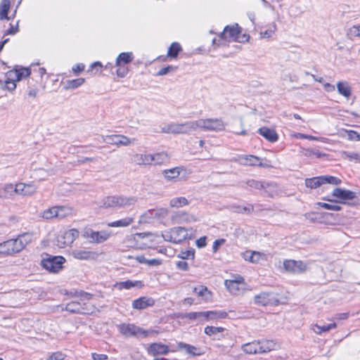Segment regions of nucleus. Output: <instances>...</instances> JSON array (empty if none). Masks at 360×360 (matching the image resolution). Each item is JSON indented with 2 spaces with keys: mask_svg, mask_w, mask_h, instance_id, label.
I'll return each mask as SVG.
<instances>
[{
  "mask_svg": "<svg viewBox=\"0 0 360 360\" xmlns=\"http://www.w3.org/2000/svg\"><path fill=\"white\" fill-rule=\"evenodd\" d=\"M195 131H196L195 120H190L184 123L172 122L162 129L163 133L173 134H189Z\"/></svg>",
  "mask_w": 360,
  "mask_h": 360,
  "instance_id": "obj_1",
  "label": "nucleus"
},
{
  "mask_svg": "<svg viewBox=\"0 0 360 360\" xmlns=\"http://www.w3.org/2000/svg\"><path fill=\"white\" fill-rule=\"evenodd\" d=\"M136 202L135 197H124L122 195L108 196L102 200L101 207L103 208L123 207L130 206Z\"/></svg>",
  "mask_w": 360,
  "mask_h": 360,
  "instance_id": "obj_2",
  "label": "nucleus"
},
{
  "mask_svg": "<svg viewBox=\"0 0 360 360\" xmlns=\"http://www.w3.org/2000/svg\"><path fill=\"white\" fill-rule=\"evenodd\" d=\"M118 330L120 333L126 338L130 337H148L150 334L158 333L153 330H146L143 328L137 326L133 323H123L118 326Z\"/></svg>",
  "mask_w": 360,
  "mask_h": 360,
  "instance_id": "obj_3",
  "label": "nucleus"
},
{
  "mask_svg": "<svg viewBox=\"0 0 360 360\" xmlns=\"http://www.w3.org/2000/svg\"><path fill=\"white\" fill-rule=\"evenodd\" d=\"M196 130L201 129L205 131H221L225 127V124L221 119H199L195 120Z\"/></svg>",
  "mask_w": 360,
  "mask_h": 360,
  "instance_id": "obj_4",
  "label": "nucleus"
},
{
  "mask_svg": "<svg viewBox=\"0 0 360 360\" xmlns=\"http://www.w3.org/2000/svg\"><path fill=\"white\" fill-rule=\"evenodd\" d=\"M46 257L41 260V266L50 272L56 273L63 268L65 262L64 257L61 256H51L46 255Z\"/></svg>",
  "mask_w": 360,
  "mask_h": 360,
  "instance_id": "obj_5",
  "label": "nucleus"
},
{
  "mask_svg": "<svg viewBox=\"0 0 360 360\" xmlns=\"http://www.w3.org/2000/svg\"><path fill=\"white\" fill-rule=\"evenodd\" d=\"M331 195L334 199H330L328 198H324L323 199L330 202H338L337 199H339L340 200L339 201L340 202L345 203L346 200H353L356 197L354 192L340 188H335L333 191Z\"/></svg>",
  "mask_w": 360,
  "mask_h": 360,
  "instance_id": "obj_6",
  "label": "nucleus"
},
{
  "mask_svg": "<svg viewBox=\"0 0 360 360\" xmlns=\"http://www.w3.org/2000/svg\"><path fill=\"white\" fill-rule=\"evenodd\" d=\"M284 269L290 274H299L308 269L307 265L302 261L285 259L283 262Z\"/></svg>",
  "mask_w": 360,
  "mask_h": 360,
  "instance_id": "obj_7",
  "label": "nucleus"
},
{
  "mask_svg": "<svg viewBox=\"0 0 360 360\" xmlns=\"http://www.w3.org/2000/svg\"><path fill=\"white\" fill-rule=\"evenodd\" d=\"M254 301L256 304L261 306H273L279 303V300L274 293L265 292L255 295Z\"/></svg>",
  "mask_w": 360,
  "mask_h": 360,
  "instance_id": "obj_8",
  "label": "nucleus"
},
{
  "mask_svg": "<svg viewBox=\"0 0 360 360\" xmlns=\"http://www.w3.org/2000/svg\"><path fill=\"white\" fill-rule=\"evenodd\" d=\"M84 236L89 239L91 243H102L109 238L110 232L108 231H94L89 229L85 232Z\"/></svg>",
  "mask_w": 360,
  "mask_h": 360,
  "instance_id": "obj_9",
  "label": "nucleus"
},
{
  "mask_svg": "<svg viewBox=\"0 0 360 360\" xmlns=\"http://www.w3.org/2000/svg\"><path fill=\"white\" fill-rule=\"evenodd\" d=\"M172 235L174 236V243H181L186 240L193 238L192 233H189V230L183 227H174L172 229Z\"/></svg>",
  "mask_w": 360,
  "mask_h": 360,
  "instance_id": "obj_10",
  "label": "nucleus"
},
{
  "mask_svg": "<svg viewBox=\"0 0 360 360\" xmlns=\"http://www.w3.org/2000/svg\"><path fill=\"white\" fill-rule=\"evenodd\" d=\"M240 32V30L238 24L232 26L227 25L224 27V32L220 34L219 37L223 39L237 41L239 37Z\"/></svg>",
  "mask_w": 360,
  "mask_h": 360,
  "instance_id": "obj_11",
  "label": "nucleus"
},
{
  "mask_svg": "<svg viewBox=\"0 0 360 360\" xmlns=\"http://www.w3.org/2000/svg\"><path fill=\"white\" fill-rule=\"evenodd\" d=\"M78 236V231L75 229H72L64 233L63 236L58 237V245L60 248L71 245L76 238Z\"/></svg>",
  "mask_w": 360,
  "mask_h": 360,
  "instance_id": "obj_12",
  "label": "nucleus"
},
{
  "mask_svg": "<svg viewBox=\"0 0 360 360\" xmlns=\"http://www.w3.org/2000/svg\"><path fill=\"white\" fill-rule=\"evenodd\" d=\"M147 352L149 355H166L169 353V349L168 346L161 342L151 343L147 347Z\"/></svg>",
  "mask_w": 360,
  "mask_h": 360,
  "instance_id": "obj_13",
  "label": "nucleus"
},
{
  "mask_svg": "<svg viewBox=\"0 0 360 360\" xmlns=\"http://www.w3.org/2000/svg\"><path fill=\"white\" fill-rule=\"evenodd\" d=\"M65 309L74 314H89L86 303H82L78 301H73L66 304Z\"/></svg>",
  "mask_w": 360,
  "mask_h": 360,
  "instance_id": "obj_14",
  "label": "nucleus"
},
{
  "mask_svg": "<svg viewBox=\"0 0 360 360\" xmlns=\"http://www.w3.org/2000/svg\"><path fill=\"white\" fill-rule=\"evenodd\" d=\"M15 191L22 195H31L37 192V187L32 184L19 183L16 184Z\"/></svg>",
  "mask_w": 360,
  "mask_h": 360,
  "instance_id": "obj_15",
  "label": "nucleus"
},
{
  "mask_svg": "<svg viewBox=\"0 0 360 360\" xmlns=\"http://www.w3.org/2000/svg\"><path fill=\"white\" fill-rule=\"evenodd\" d=\"M74 258L82 260L95 259L97 257V253L86 250H74L72 252Z\"/></svg>",
  "mask_w": 360,
  "mask_h": 360,
  "instance_id": "obj_16",
  "label": "nucleus"
},
{
  "mask_svg": "<svg viewBox=\"0 0 360 360\" xmlns=\"http://www.w3.org/2000/svg\"><path fill=\"white\" fill-rule=\"evenodd\" d=\"M30 73L31 70L30 68H22L20 69H15V70H10L6 73V76H8L9 78L11 77L15 79L17 82H19L23 78L29 77Z\"/></svg>",
  "mask_w": 360,
  "mask_h": 360,
  "instance_id": "obj_17",
  "label": "nucleus"
},
{
  "mask_svg": "<svg viewBox=\"0 0 360 360\" xmlns=\"http://www.w3.org/2000/svg\"><path fill=\"white\" fill-rule=\"evenodd\" d=\"M258 133L269 142H276L278 139L277 132L266 127H262L258 129Z\"/></svg>",
  "mask_w": 360,
  "mask_h": 360,
  "instance_id": "obj_18",
  "label": "nucleus"
},
{
  "mask_svg": "<svg viewBox=\"0 0 360 360\" xmlns=\"http://www.w3.org/2000/svg\"><path fill=\"white\" fill-rule=\"evenodd\" d=\"M244 283V278L241 276H238L233 280H226L224 285L230 292L236 294L239 290V285Z\"/></svg>",
  "mask_w": 360,
  "mask_h": 360,
  "instance_id": "obj_19",
  "label": "nucleus"
},
{
  "mask_svg": "<svg viewBox=\"0 0 360 360\" xmlns=\"http://www.w3.org/2000/svg\"><path fill=\"white\" fill-rule=\"evenodd\" d=\"M155 303V301L152 298H149L147 297H141L139 299H136L132 302V307L136 309H144L148 307L153 306Z\"/></svg>",
  "mask_w": 360,
  "mask_h": 360,
  "instance_id": "obj_20",
  "label": "nucleus"
},
{
  "mask_svg": "<svg viewBox=\"0 0 360 360\" xmlns=\"http://www.w3.org/2000/svg\"><path fill=\"white\" fill-rule=\"evenodd\" d=\"M172 219L175 223L178 224L184 222L189 223L197 220L194 215L189 214L184 212H178L174 214Z\"/></svg>",
  "mask_w": 360,
  "mask_h": 360,
  "instance_id": "obj_21",
  "label": "nucleus"
},
{
  "mask_svg": "<svg viewBox=\"0 0 360 360\" xmlns=\"http://www.w3.org/2000/svg\"><path fill=\"white\" fill-rule=\"evenodd\" d=\"M152 155L137 153L133 155L132 161L138 165H149L152 164Z\"/></svg>",
  "mask_w": 360,
  "mask_h": 360,
  "instance_id": "obj_22",
  "label": "nucleus"
},
{
  "mask_svg": "<svg viewBox=\"0 0 360 360\" xmlns=\"http://www.w3.org/2000/svg\"><path fill=\"white\" fill-rule=\"evenodd\" d=\"M14 240L15 241V246H17V250L20 252L29 243H30L32 240V235L29 233H25L19 235L18 237Z\"/></svg>",
  "mask_w": 360,
  "mask_h": 360,
  "instance_id": "obj_23",
  "label": "nucleus"
},
{
  "mask_svg": "<svg viewBox=\"0 0 360 360\" xmlns=\"http://www.w3.org/2000/svg\"><path fill=\"white\" fill-rule=\"evenodd\" d=\"M259 354L266 353L268 352H270L271 350H274L276 347V344L274 340H259Z\"/></svg>",
  "mask_w": 360,
  "mask_h": 360,
  "instance_id": "obj_24",
  "label": "nucleus"
},
{
  "mask_svg": "<svg viewBox=\"0 0 360 360\" xmlns=\"http://www.w3.org/2000/svg\"><path fill=\"white\" fill-rule=\"evenodd\" d=\"M259 344L258 341H253L252 342H248L242 345V350L249 354H259Z\"/></svg>",
  "mask_w": 360,
  "mask_h": 360,
  "instance_id": "obj_25",
  "label": "nucleus"
},
{
  "mask_svg": "<svg viewBox=\"0 0 360 360\" xmlns=\"http://www.w3.org/2000/svg\"><path fill=\"white\" fill-rule=\"evenodd\" d=\"M337 89L338 93L345 98H349L351 96L352 88L347 82H338Z\"/></svg>",
  "mask_w": 360,
  "mask_h": 360,
  "instance_id": "obj_26",
  "label": "nucleus"
},
{
  "mask_svg": "<svg viewBox=\"0 0 360 360\" xmlns=\"http://www.w3.org/2000/svg\"><path fill=\"white\" fill-rule=\"evenodd\" d=\"M336 327H337V324L335 323H332L328 325H323V326H321L319 324H314V325L311 326V330H313V331L315 333H316L318 335H321L323 333H327L330 330L334 329Z\"/></svg>",
  "mask_w": 360,
  "mask_h": 360,
  "instance_id": "obj_27",
  "label": "nucleus"
},
{
  "mask_svg": "<svg viewBox=\"0 0 360 360\" xmlns=\"http://www.w3.org/2000/svg\"><path fill=\"white\" fill-rule=\"evenodd\" d=\"M116 288H117L120 290H122L123 288L124 289H130L134 287H142V283L141 281H131L129 280L118 282L116 283L115 285Z\"/></svg>",
  "mask_w": 360,
  "mask_h": 360,
  "instance_id": "obj_28",
  "label": "nucleus"
},
{
  "mask_svg": "<svg viewBox=\"0 0 360 360\" xmlns=\"http://www.w3.org/2000/svg\"><path fill=\"white\" fill-rule=\"evenodd\" d=\"M134 57L131 52H123L116 58V65L120 66L122 63L128 64L132 61Z\"/></svg>",
  "mask_w": 360,
  "mask_h": 360,
  "instance_id": "obj_29",
  "label": "nucleus"
},
{
  "mask_svg": "<svg viewBox=\"0 0 360 360\" xmlns=\"http://www.w3.org/2000/svg\"><path fill=\"white\" fill-rule=\"evenodd\" d=\"M133 218L127 217L124 219L107 224L109 227H127L132 224Z\"/></svg>",
  "mask_w": 360,
  "mask_h": 360,
  "instance_id": "obj_30",
  "label": "nucleus"
},
{
  "mask_svg": "<svg viewBox=\"0 0 360 360\" xmlns=\"http://www.w3.org/2000/svg\"><path fill=\"white\" fill-rule=\"evenodd\" d=\"M4 248L6 255H12L19 252L15 246V241L14 239L8 240L2 243Z\"/></svg>",
  "mask_w": 360,
  "mask_h": 360,
  "instance_id": "obj_31",
  "label": "nucleus"
},
{
  "mask_svg": "<svg viewBox=\"0 0 360 360\" xmlns=\"http://www.w3.org/2000/svg\"><path fill=\"white\" fill-rule=\"evenodd\" d=\"M10 0H1L0 3V20L9 19L8 13L10 9Z\"/></svg>",
  "mask_w": 360,
  "mask_h": 360,
  "instance_id": "obj_32",
  "label": "nucleus"
},
{
  "mask_svg": "<svg viewBox=\"0 0 360 360\" xmlns=\"http://www.w3.org/2000/svg\"><path fill=\"white\" fill-rule=\"evenodd\" d=\"M57 219H62L72 215V209L68 206H56Z\"/></svg>",
  "mask_w": 360,
  "mask_h": 360,
  "instance_id": "obj_33",
  "label": "nucleus"
},
{
  "mask_svg": "<svg viewBox=\"0 0 360 360\" xmlns=\"http://www.w3.org/2000/svg\"><path fill=\"white\" fill-rule=\"evenodd\" d=\"M323 184L322 176L306 179L305 185L307 188H316Z\"/></svg>",
  "mask_w": 360,
  "mask_h": 360,
  "instance_id": "obj_34",
  "label": "nucleus"
},
{
  "mask_svg": "<svg viewBox=\"0 0 360 360\" xmlns=\"http://www.w3.org/2000/svg\"><path fill=\"white\" fill-rule=\"evenodd\" d=\"M39 217L46 220L57 218L56 206L44 210L39 214Z\"/></svg>",
  "mask_w": 360,
  "mask_h": 360,
  "instance_id": "obj_35",
  "label": "nucleus"
},
{
  "mask_svg": "<svg viewBox=\"0 0 360 360\" xmlns=\"http://www.w3.org/2000/svg\"><path fill=\"white\" fill-rule=\"evenodd\" d=\"M85 82L84 78L67 80L64 86L65 89H74L82 86Z\"/></svg>",
  "mask_w": 360,
  "mask_h": 360,
  "instance_id": "obj_36",
  "label": "nucleus"
},
{
  "mask_svg": "<svg viewBox=\"0 0 360 360\" xmlns=\"http://www.w3.org/2000/svg\"><path fill=\"white\" fill-rule=\"evenodd\" d=\"M181 170V167H174L170 169L164 170L162 174L165 179L171 180L177 178L180 174Z\"/></svg>",
  "mask_w": 360,
  "mask_h": 360,
  "instance_id": "obj_37",
  "label": "nucleus"
},
{
  "mask_svg": "<svg viewBox=\"0 0 360 360\" xmlns=\"http://www.w3.org/2000/svg\"><path fill=\"white\" fill-rule=\"evenodd\" d=\"M241 163L244 165L257 166L259 158L257 156L249 155L241 158Z\"/></svg>",
  "mask_w": 360,
  "mask_h": 360,
  "instance_id": "obj_38",
  "label": "nucleus"
},
{
  "mask_svg": "<svg viewBox=\"0 0 360 360\" xmlns=\"http://www.w3.org/2000/svg\"><path fill=\"white\" fill-rule=\"evenodd\" d=\"M178 349H185L186 352L187 354H191L193 356L199 355V353H196L195 350H197V348L194 346H192L191 345L180 342L177 345Z\"/></svg>",
  "mask_w": 360,
  "mask_h": 360,
  "instance_id": "obj_39",
  "label": "nucleus"
},
{
  "mask_svg": "<svg viewBox=\"0 0 360 360\" xmlns=\"http://www.w3.org/2000/svg\"><path fill=\"white\" fill-rule=\"evenodd\" d=\"M188 204V201L184 197L174 198L169 202L170 206L173 207H180Z\"/></svg>",
  "mask_w": 360,
  "mask_h": 360,
  "instance_id": "obj_40",
  "label": "nucleus"
},
{
  "mask_svg": "<svg viewBox=\"0 0 360 360\" xmlns=\"http://www.w3.org/2000/svg\"><path fill=\"white\" fill-rule=\"evenodd\" d=\"M6 77L7 79L5 81L4 84H2L1 81L0 80V84L2 85L1 88L3 89H6L9 91H12L15 90V89L16 88L15 82L17 81L11 77L9 78L8 76Z\"/></svg>",
  "mask_w": 360,
  "mask_h": 360,
  "instance_id": "obj_41",
  "label": "nucleus"
},
{
  "mask_svg": "<svg viewBox=\"0 0 360 360\" xmlns=\"http://www.w3.org/2000/svg\"><path fill=\"white\" fill-rule=\"evenodd\" d=\"M181 51V47L177 42H173L168 50L167 56L171 58H176L179 51Z\"/></svg>",
  "mask_w": 360,
  "mask_h": 360,
  "instance_id": "obj_42",
  "label": "nucleus"
},
{
  "mask_svg": "<svg viewBox=\"0 0 360 360\" xmlns=\"http://www.w3.org/2000/svg\"><path fill=\"white\" fill-rule=\"evenodd\" d=\"M347 36L349 39H353L354 37L360 38V24L354 25L349 28L347 32Z\"/></svg>",
  "mask_w": 360,
  "mask_h": 360,
  "instance_id": "obj_43",
  "label": "nucleus"
},
{
  "mask_svg": "<svg viewBox=\"0 0 360 360\" xmlns=\"http://www.w3.org/2000/svg\"><path fill=\"white\" fill-rule=\"evenodd\" d=\"M121 135L101 136L102 141L108 144L119 146V139Z\"/></svg>",
  "mask_w": 360,
  "mask_h": 360,
  "instance_id": "obj_44",
  "label": "nucleus"
},
{
  "mask_svg": "<svg viewBox=\"0 0 360 360\" xmlns=\"http://www.w3.org/2000/svg\"><path fill=\"white\" fill-rule=\"evenodd\" d=\"M246 184L250 187L254 188L256 189L264 188L266 186H269L270 185V184H269V183L258 181L254 180V179L248 180L246 181Z\"/></svg>",
  "mask_w": 360,
  "mask_h": 360,
  "instance_id": "obj_45",
  "label": "nucleus"
},
{
  "mask_svg": "<svg viewBox=\"0 0 360 360\" xmlns=\"http://www.w3.org/2000/svg\"><path fill=\"white\" fill-rule=\"evenodd\" d=\"M276 30V26L275 24L271 25L267 30L265 31L261 32L259 33L260 38L262 39H269L271 38L275 33Z\"/></svg>",
  "mask_w": 360,
  "mask_h": 360,
  "instance_id": "obj_46",
  "label": "nucleus"
},
{
  "mask_svg": "<svg viewBox=\"0 0 360 360\" xmlns=\"http://www.w3.org/2000/svg\"><path fill=\"white\" fill-rule=\"evenodd\" d=\"M342 156L350 161H354L356 163H360V154L357 153L343 151Z\"/></svg>",
  "mask_w": 360,
  "mask_h": 360,
  "instance_id": "obj_47",
  "label": "nucleus"
},
{
  "mask_svg": "<svg viewBox=\"0 0 360 360\" xmlns=\"http://www.w3.org/2000/svg\"><path fill=\"white\" fill-rule=\"evenodd\" d=\"M323 184H330L333 185H339L341 184L342 181L339 178H337L333 176H321Z\"/></svg>",
  "mask_w": 360,
  "mask_h": 360,
  "instance_id": "obj_48",
  "label": "nucleus"
},
{
  "mask_svg": "<svg viewBox=\"0 0 360 360\" xmlns=\"http://www.w3.org/2000/svg\"><path fill=\"white\" fill-rule=\"evenodd\" d=\"M152 163L160 165L167 160V155L165 153H156L152 155Z\"/></svg>",
  "mask_w": 360,
  "mask_h": 360,
  "instance_id": "obj_49",
  "label": "nucleus"
},
{
  "mask_svg": "<svg viewBox=\"0 0 360 360\" xmlns=\"http://www.w3.org/2000/svg\"><path fill=\"white\" fill-rule=\"evenodd\" d=\"M252 255L254 264L259 263L261 261H266L267 259L266 255L260 252L252 251Z\"/></svg>",
  "mask_w": 360,
  "mask_h": 360,
  "instance_id": "obj_50",
  "label": "nucleus"
},
{
  "mask_svg": "<svg viewBox=\"0 0 360 360\" xmlns=\"http://www.w3.org/2000/svg\"><path fill=\"white\" fill-rule=\"evenodd\" d=\"M224 330V328L221 327L207 326L205 328V334L210 336L217 334L218 333L223 332Z\"/></svg>",
  "mask_w": 360,
  "mask_h": 360,
  "instance_id": "obj_51",
  "label": "nucleus"
},
{
  "mask_svg": "<svg viewBox=\"0 0 360 360\" xmlns=\"http://www.w3.org/2000/svg\"><path fill=\"white\" fill-rule=\"evenodd\" d=\"M212 314H210L208 319H224L227 316V313L223 311H210Z\"/></svg>",
  "mask_w": 360,
  "mask_h": 360,
  "instance_id": "obj_52",
  "label": "nucleus"
},
{
  "mask_svg": "<svg viewBox=\"0 0 360 360\" xmlns=\"http://www.w3.org/2000/svg\"><path fill=\"white\" fill-rule=\"evenodd\" d=\"M318 205L326 210H333V211H339L341 210V207L338 205L329 204L326 202H318Z\"/></svg>",
  "mask_w": 360,
  "mask_h": 360,
  "instance_id": "obj_53",
  "label": "nucleus"
},
{
  "mask_svg": "<svg viewBox=\"0 0 360 360\" xmlns=\"http://www.w3.org/2000/svg\"><path fill=\"white\" fill-rule=\"evenodd\" d=\"M304 155L305 156H308V157H310L311 155H314V156H316L317 158H321V157L325 155L324 154H322L321 152H319L318 150L309 149V148L304 150Z\"/></svg>",
  "mask_w": 360,
  "mask_h": 360,
  "instance_id": "obj_54",
  "label": "nucleus"
},
{
  "mask_svg": "<svg viewBox=\"0 0 360 360\" xmlns=\"http://www.w3.org/2000/svg\"><path fill=\"white\" fill-rule=\"evenodd\" d=\"M176 69V67H174L172 65H168L167 67L161 68L157 73L159 76H162L168 74L170 72H174Z\"/></svg>",
  "mask_w": 360,
  "mask_h": 360,
  "instance_id": "obj_55",
  "label": "nucleus"
},
{
  "mask_svg": "<svg viewBox=\"0 0 360 360\" xmlns=\"http://www.w3.org/2000/svg\"><path fill=\"white\" fill-rule=\"evenodd\" d=\"M195 257V250L193 249H191L186 250L185 252H181V258L182 259H194Z\"/></svg>",
  "mask_w": 360,
  "mask_h": 360,
  "instance_id": "obj_56",
  "label": "nucleus"
},
{
  "mask_svg": "<svg viewBox=\"0 0 360 360\" xmlns=\"http://www.w3.org/2000/svg\"><path fill=\"white\" fill-rule=\"evenodd\" d=\"M18 22L15 25H11V27L5 32V35H14L18 32Z\"/></svg>",
  "mask_w": 360,
  "mask_h": 360,
  "instance_id": "obj_57",
  "label": "nucleus"
},
{
  "mask_svg": "<svg viewBox=\"0 0 360 360\" xmlns=\"http://www.w3.org/2000/svg\"><path fill=\"white\" fill-rule=\"evenodd\" d=\"M253 210H254L253 206L252 205H248V206H245V207H240V206L237 207L236 212H239V213H243V212L250 213L252 211H253Z\"/></svg>",
  "mask_w": 360,
  "mask_h": 360,
  "instance_id": "obj_58",
  "label": "nucleus"
},
{
  "mask_svg": "<svg viewBox=\"0 0 360 360\" xmlns=\"http://www.w3.org/2000/svg\"><path fill=\"white\" fill-rule=\"evenodd\" d=\"M65 355L60 352H57L53 353L48 359V360H64Z\"/></svg>",
  "mask_w": 360,
  "mask_h": 360,
  "instance_id": "obj_59",
  "label": "nucleus"
},
{
  "mask_svg": "<svg viewBox=\"0 0 360 360\" xmlns=\"http://www.w3.org/2000/svg\"><path fill=\"white\" fill-rule=\"evenodd\" d=\"M162 236L165 241H168V242L174 243V239H173L174 236L172 235V229L167 231H165L164 233H162Z\"/></svg>",
  "mask_w": 360,
  "mask_h": 360,
  "instance_id": "obj_60",
  "label": "nucleus"
},
{
  "mask_svg": "<svg viewBox=\"0 0 360 360\" xmlns=\"http://www.w3.org/2000/svg\"><path fill=\"white\" fill-rule=\"evenodd\" d=\"M348 139L351 141H358L360 140V134L354 131H347Z\"/></svg>",
  "mask_w": 360,
  "mask_h": 360,
  "instance_id": "obj_61",
  "label": "nucleus"
},
{
  "mask_svg": "<svg viewBox=\"0 0 360 360\" xmlns=\"http://www.w3.org/2000/svg\"><path fill=\"white\" fill-rule=\"evenodd\" d=\"M28 84H29V89H28V92H27L28 96L32 98H35L37 95L38 89L36 88H34L32 86H33V85L30 80L28 81Z\"/></svg>",
  "mask_w": 360,
  "mask_h": 360,
  "instance_id": "obj_62",
  "label": "nucleus"
},
{
  "mask_svg": "<svg viewBox=\"0 0 360 360\" xmlns=\"http://www.w3.org/2000/svg\"><path fill=\"white\" fill-rule=\"evenodd\" d=\"M132 143V141L126 136L121 135L119 139V146H129Z\"/></svg>",
  "mask_w": 360,
  "mask_h": 360,
  "instance_id": "obj_63",
  "label": "nucleus"
},
{
  "mask_svg": "<svg viewBox=\"0 0 360 360\" xmlns=\"http://www.w3.org/2000/svg\"><path fill=\"white\" fill-rule=\"evenodd\" d=\"M177 269L183 271H188V264L186 262L184 261V259L180 260L176 262V264Z\"/></svg>",
  "mask_w": 360,
  "mask_h": 360,
  "instance_id": "obj_64",
  "label": "nucleus"
}]
</instances>
